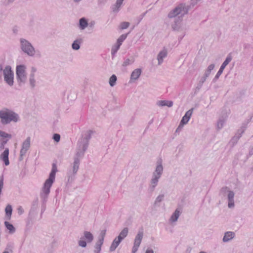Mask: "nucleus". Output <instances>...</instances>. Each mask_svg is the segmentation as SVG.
I'll use <instances>...</instances> for the list:
<instances>
[{
  "mask_svg": "<svg viewBox=\"0 0 253 253\" xmlns=\"http://www.w3.org/2000/svg\"><path fill=\"white\" fill-rule=\"evenodd\" d=\"M129 25L130 24L128 22H122L120 24L119 26V28L120 30H124L127 28L129 27Z\"/></svg>",
  "mask_w": 253,
  "mask_h": 253,
  "instance_id": "c9c22d12",
  "label": "nucleus"
},
{
  "mask_svg": "<svg viewBox=\"0 0 253 253\" xmlns=\"http://www.w3.org/2000/svg\"><path fill=\"white\" fill-rule=\"evenodd\" d=\"M4 225L6 229L8 230L10 234H13L15 231V228L12 224L8 222V220H5L4 221Z\"/></svg>",
  "mask_w": 253,
  "mask_h": 253,
  "instance_id": "c756f323",
  "label": "nucleus"
},
{
  "mask_svg": "<svg viewBox=\"0 0 253 253\" xmlns=\"http://www.w3.org/2000/svg\"><path fill=\"white\" fill-rule=\"evenodd\" d=\"M232 58L231 55H228L226 57L225 61L223 62V63L222 64L221 66H220V68L221 69L224 70L226 66L231 62L232 60Z\"/></svg>",
  "mask_w": 253,
  "mask_h": 253,
  "instance_id": "7c9ffc66",
  "label": "nucleus"
},
{
  "mask_svg": "<svg viewBox=\"0 0 253 253\" xmlns=\"http://www.w3.org/2000/svg\"><path fill=\"white\" fill-rule=\"evenodd\" d=\"M12 207L8 205L5 209V220H9L11 218V214H12Z\"/></svg>",
  "mask_w": 253,
  "mask_h": 253,
  "instance_id": "a878e982",
  "label": "nucleus"
},
{
  "mask_svg": "<svg viewBox=\"0 0 253 253\" xmlns=\"http://www.w3.org/2000/svg\"><path fill=\"white\" fill-rule=\"evenodd\" d=\"M0 78H3L4 82L9 86L14 85V74L11 66L0 64Z\"/></svg>",
  "mask_w": 253,
  "mask_h": 253,
  "instance_id": "39448f33",
  "label": "nucleus"
},
{
  "mask_svg": "<svg viewBox=\"0 0 253 253\" xmlns=\"http://www.w3.org/2000/svg\"><path fill=\"white\" fill-rule=\"evenodd\" d=\"M38 70L36 67L32 66L30 69V73L28 78V84L31 88H35L38 83Z\"/></svg>",
  "mask_w": 253,
  "mask_h": 253,
  "instance_id": "1a4fd4ad",
  "label": "nucleus"
},
{
  "mask_svg": "<svg viewBox=\"0 0 253 253\" xmlns=\"http://www.w3.org/2000/svg\"><path fill=\"white\" fill-rule=\"evenodd\" d=\"M120 45L116 43L113 46L111 49V53L112 55H115L118 50L119 49L120 47Z\"/></svg>",
  "mask_w": 253,
  "mask_h": 253,
  "instance_id": "e433bc0d",
  "label": "nucleus"
},
{
  "mask_svg": "<svg viewBox=\"0 0 253 253\" xmlns=\"http://www.w3.org/2000/svg\"><path fill=\"white\" fill-rule=\"evenodd\" d=\"M164 170V168L161 161L157 162L154 172L158 173L159 175H162Z\"/></svg>",
  "mask_w": 253,
  "mask_h": 253,
  "instance_id": "5701e85b",
  "label": "nucleus"
},
{
  "mask_svg": "<svg viewBox=\"0 0 253 253\" xmlns=\"http://www.w3.org/2000/svg\"><path fill=\"white\" fill-rule=\"evenodd\" d=\"M180 214V210L179 209H176L170 216L169 220V223L171 224H175L176 222L177 221Z\"/></svg>",
  "mask_w": 253,
  "mask_h": 253,
  "instance_id": "f3484780",
  "label": "nucleus"
},
{
  "mask_svg": "<svg viewBox=\"0 0 253 253\" xmlns=\"http://www.w3.org/2000/svg\"><path fill=\"white\" fill-rule=\"evenodd\" d=\"M9 150L6 148L3 153L0 155V159L3 162L5 166H8L9 164L8 160Z\"/></svg>",
  "mask_w": 253,
  "mask_h": 253,
  "instance_id": "aec40b11",
  "label": "nucleus"
},
{
  "mask_svg": "<svg viewBox=\"0 0 253 253\" xmlns=\"http://www.w3.org/2000/svg\"><path fill=\"white\" fill-rule=\"evenodd\" d=\"M31 146V138L28 137L25 140L23 141L21 144V148L20 151V159H23V156H24L27 153V151L29 150Z\"/></svg>",
  "mask_w": 253,
  "mask_h": 253,
  "instance_id": "f8f14e48",
  "label": "nucleus"
},
{
  "mask_svg": "<svg viewBox=\"0 0 253 253\" xmlns=\"http://www.w3.org/2000/svg\"><path fill=\"white\" fill-rule=\"evenodd\" d=\"M128 229L127 227L124 228L120 233L119 235L117 236L121 241H123L128 235Z\"/></svg>",
  "mask_w": 253,
  "mask_h": 253,
  "instance_id": "c85d7f7f",
  "label": "nucleus"
},
{
  "mask_svg": "<svg viewBox=\"0 0 253 253\" xmlns=\"http://www.w3.org/2000/svg\"><path fill=\"white\" fill-rule=\"evenodd\" d=\"M89 20L85 17L79 19L78 27L80 30H84L89 26Z\"/></svg>",
  "mask_w": 253,
  "mask_h": 253,
  "instance_id": "6ab92c4d",
  "label": "nucleus"
},
{
  "mask_svg": "<svg viewBox=\"0 0 253 253\" xmlns=\"http://www.w3.org/2000/svg\"><path fill=\"white\" fill-rule=\"evenodd\" d=\"M145 253H154V251L152 249H147Z\"/></svg>",
  "mask_w": 253,
  "mask_h": 253,
  "instance_id": "c03bdc74",
  "label": "nucleus"
},
{
  "mask_svg": "<svg viewBox=\"0 0 253 253\" xmlns=\"http://www.w3.org/2000/svg\"><path fill=\"white\" fill-rule=\"evenodd\" d=\"M193 109L192 108L188 110L182 117L179 126H178L176 131H180L182 129L185 125H186L189 121L192 115L193 114Z\"/></svg>",
  "mask_w": 253,
  "mask_h": 253,
  "instance_id": "9b49d317",
  "label": "nucleus"
},
{
  "mask_svg": "<svg viewBox=\"0 0 253 253\" xmlns=\"http://www.w3.org/2000/svg\"><path fill=\"white\" fill-rule=\"evenodd\" d=\"M188 7L185 4H180L175 8L172 9L168 14L169 18H173L176 16H183L187 14L188 11Z\"/></svg>",
  "mask_w": 253,
  "mask_h": 253,
  "instance_id": "0eeeda50",
  "label": "nucleus"
},
{
  "mask_svg": "<svg viewBox=\"0 0 253 253\" xmlns=\"http://www.w3.org/2000/svg\"><path fill=\"white\" fill-rule=\"evenodd\" d=\"M131 63H132V62L129 59H126L123 62L122 65L123 67H126L127 66H128V65L131 64Z\"/></svg>",
  "mask_w": 253,
  "mask_h": 253,
  "instance_id": "58836bf2",
  "label": "nucleus"
},
{
  "mask_svg": "<svg viewBox=\"0 0 253 253\" xmlns=\"http://www.w3.org/2000/svg\"><path fill=\"white\" fill-rule=\"evenodd\" d=\"M200 253H206L204 252H201Z\"/></svg>",
  "mask_w": 253,
  "mask_h": 253,
  "instance_id": "8fccbe9b",
  "label": "nucleus"
},
{
  "mask_svg": "<svg viewBox=\"0 0 253 253\" xmlns=\"http://www.w3.org/2000/svg\"><path fill=\"white\" fill-rule=\"evenodd\" d=\"M83 42V40L81 38L75 40L72 44V48L74 50H78L80 48L81 44Z\"/></svg>",
  "mask_w": 253,
  "mask_h": 253,
  "instance_id": "b1692460",
  "label": "nucleus"
},
{
  "mask_svg": "<svg viewBox=\"0 0 253 253\" xmlns=\"http://www.w3.org/2000/svg\"><path fill=\"white\" fill-rule=\"evenodd\" d=\"M53 140L57 143L59 142L60 140V135L59 134L55 133L53 136Z\"/></svg>",
  "mask_w": 253,
  "mask_h": 253,
  "instance_id": "ea45409f",
  "label": "nucleus"
},
{
  "mask_svg": "<svg viewBox=\"0 0 253 253\" xmlns=\"http://www.w3.org/2000/svg\"><path fill=\"white\" fill-rule=\"evenodd\" d=\"M127 34H123L118 39L116 43L119 44V45H121L123 42L127 38Z\"/></svg>",
  "mask_w": 253,
  "mask_h": 253,
  "instance_id": "72a5a7b5",
  "label": "nucleus"
},
{
  "mask_svg": "<svg viewBox=\"0 0 253 253\" xmlns=\"http://www.w3.org/2000/svg\"><path fill=\"white\" fill-rule=\"evenodd\" d=\"M214 67L215 65L214 64H211L208 66V68L205 70L204 73V75H205L206 77H209L210 75L211 71L214 68Z\"/></svg>",
  "mask_w": 253,
  "mask_h": 253,
  "instance_id": "473e14b6",
  "label": "nucleus"
},
{
  "mask_svg": "<svg viewBox=\"0 0 253 253\" xmlns=\"http://www.w3.org/2000/svg\"><path fill=\"white\" fill-rule=\"evenodd\" d=\"M83 234L84 236L80 239L78 244L79 246L85 248L87 243H90L93 240L94 237L91 232L87 231H84Z\"/></svg>",
  "mask_w": 253,
  "mask_h": 253,
  "instance_id": "9d476101",
  "label": "nucleus"
},
{
  "mask_svg": "<svg viewBox=\"0 0 253 253\" xmlns=\"http://www.w3.org/2000/svg\"><path fill=\"white\" fill-rule=\"evenodd\" d=\"M122 241H121L117 237H115L110 246L109 251L110 252L115 251Z\"/></svg>",
  "mask_w": 253,
  "mask_h": 253,
  "instance_id": "412c9836",
  "label": "nucleus"
},
{
  "mask_svg": "<svg viewBox=\"0 0 253 253\" xmlns=\"http://www.w3.org/2000/svg\"><path fill=\"white\" fill-rule=\"evenodd\" d=\"M0 120L2 125H7L11 122L16 123L19 121V115L12 110L4 108L0 110Z\"/></svg>",
  "mask_w": 253,
  "mask_h": 253,
  "instance_id": "20e7f679",
  "label": "nucleus"
},
{
  "mask_svg": "<svg viewBox=\"0 0 253 253\" xmlns=\"http://www.w3.org/2000/svg\"><path fill=\"white\" fill-rule=\"evenodd\" d=\"M142 69L140 68H137L133 70L131 72L129 82L134 83L137 81L142 74Z\"/></svg>",
  "mask_w": 253,
  "mask_h": 253,
  "instance_id": "dca6fc26",
  "label": "nucleus"
},
{
  "mask_svg": "<svg viewBox=\"0 0 253 253\" xmlns=\"http://www.w3.org/2000/svg\"><path fill=\"white\" fill-rule=\"evenodd\" d=\"M143 237V233L142 231H139L135 237L133 245L132 248V253H135L138 250Z\"/></svg>",
  "mask_w": 253,
  "mask_h": 253,
  "instance_id": "ddd939ff",
  "label": "nucleus"
},
{
  "mask_svg": "<svg viewBox=\"0 0 253 253\" xmlns=\"http://www.w3.org/2000/svg\"><path fill=\"white\" fill-rule=\"evenodd\" d=\"M14 0H7V1L10 2H12L13 1H14Z\"/></svg>",
  "mask_w": 253,
  "mask_h": 253,
  "instance_id": "de8ad7c7",
  "label": "nucleus"
},
{
  "mask_svg": "<svg viewBox=\"0 0 253 253\" xmlns=\"http://www.w3.org/2000/svg\"><path fill=\"white\" fill-rule=\"evenodd\" d=\"M57 171V169L56 166L55 164H53L48 177L44 182L40 192V197L44 201H46L50 192V188L55 181V175Z\"/></svg>",
  "mask_w": 253,
  "mask_h": 253,
  "instance_id": "f03ea898",
  "label": "nucleus"
},
{
  "mask_svg": "<svg viewBox=\"0 0 253 253\" xmlns=\"http://www.w3.org/2000/svg\"><path fill=\"white\" fill-rule=\"evenodd\" d=\"M168 55L167 49L164 48L161 50L157 55V59L158 60V63L159 65H161L164 61V58H165Z\"/></svg>",
  "mask_w": 253,
  "mask_h": 253,
  "instance_id": "a211bd4d",
  "label": "nucleus"
},
{
  "mask_svg": "<svg viewBox=\"0 0 253 253\" xmlns=\"http://www.w3.org/2000/svg\"><path fill=\"white\" fill-rule=\"evenodd\" d=\"M27 67L24 64L17 65L15 68L16 80L18 84L24 85L28 80Z\"/></svg>",
  "mask_w": 253,
  "mask_h": 253,
  "instance_id": "423d86ee",
  "label": "nucleus"
},
{
  "mask_svg": "<svg viewBox=\"0 0 253 253\" xmlns=\"http://www.w3.org/2000/svg\"><path fill=\"white\" fill-rule=\"evenodd\" d=\"M105 234H106V230H102L100 232V235L98 238L100 239L102 238V240H104Z\"/></svg>",
  "mask_w": 253,
  "mask_h": 253,
  "instance_id": "79ce46f5",
  "label": "nucleus"
},
{
  "mask_svg": "<svg viewBox=\"0 0 253 253\" xmlns=\"http://www.w3.org/2000/svg\"><path fill=\"white\" fill-rule=\"evenodd\" d=\"M221 194L227 198L228 201V207L232 209L235 206L234 196L235 193L229 188L225 187L221 189Z\"/></svg>",
  "mask_w": 253,
  "mask_h": 253,
  "instance_id": "6e6552de",
  "label": "nucleus"
},
{
  "mask_svg": "<svg viewBox=\"0 0 253 253\" xmlns=\"http://www.w3.org/2000/svg\"><path fill=\"white\" fill-rule=\"evenodd\" d=\"M19 46L21 51L29 57H34L40 55V52L28 40L21 38L19 40Z\"/></svg>",
  "mask_w": 253,
  "mask_h": 253,
  "instance_id": "7ed1b4c3",
  "label": "nucleus"
},
{
  "mask_svg": "<svg viewBox=\"0 0 253 253\" xmlns=\"http://www.w3.org/2000/svg\"><path fill=\"white\" fill-rule=\"evenodd\" d=\"M91 131H86L79 140L76 153L74 158V162L68 172L69 177L74 176L77 173L79 168L80 158L83 157L88 147V141L91 138Z\"/></svg>",
  "mask_w": 253,
  "mask_h": 253,
  "instance_id": "f257e3e1",
  "label": "nucleus"
},
{
  "mask_svg": "<svg viewBox=\"0 0 253 253\" xmlns=\"http://www.w3.org/2000/svg\"><path fill=\"white\" fill-rule=\"evenodd\" d=\"M117 77L115 75H112L109 79V84L111 87H113L116 84Z\"/></svg>",
  "mask_w": 253,
  "mask_h": 253,
  "instance_id": "2f4dec72",
  "label": "nucleus"
},
{
  "mask_svg": "<svg viewBox=\"0 0 253 253\" xmlns=\"http://www.w3.org/2000/svg\"><path fill=\"white\" fill-rule=\"evenodd\" d=\"M208 77H206V76H205V75H204V76H203V77L202 78V79H201V81H202V83H204V82L206 81V80L207 78H208Z\"/></svg>",
  "mask_w": 253,
  "mask_h": 253,
  "instance_id": "a18cd8bd",
  "label": "nucleus"
},
{
  "mask_svg": "<svg viewBox=\"0 0 253 253\" xmlns=\"http://www.w3.org/2000/svg\"><path fill=\"white\" fill-rule=\"evenodd\" d=\"M225 123V120L223 119H220L218 120L216 124V127L218 129H221L224 126Z\"/></svg>",
  "mask_w": 253,
  "mask_h": 253,
  "instance_id": "f704fd0d",
  "label": "nucleus"
},
{
  "mask_svg": "<svg viewBox=\"0 0 253 253\" xmlns=\"http://www.w3.org/2000/svg\"><path fill=\"white\" fill-rule=\"evenodd\" d=\"M164 195L163 194L158 195L155 199V204H157L163 201L164 200Z\"/></svg>",
  "mask_w": 253,
  "mask_h": 253,
  "instance_id": "4c0bfd02",
  "label": "nucleus"
},
{
  "mask_svg": "<svg viewBox=\"0 0 253 253\" xmlns=\"http://www.w3.org/2000/svg\"><path fill=\"white\" fill-rule=\"evenodd\" d=\"M3 253H8L7 251H4Z\"/></svg>",
  "mask_w": 253,
  "mask_h": 253,
  "instance_id": "09e8293b",
  "label": "nucleus"
},
{
  "mask_svg": "<svg viewBox=\"0 0 253 253\" xmlns=\"http://www.w3.org/2000/svg\"><path fill=\"white\" fill-rule=\"evenodd\" d=\"M11 137L10 134L0 130V148H2Z\"/></svg>",
  "mask_w": 253,
  "mask_h": 253,
  "instance_id": "2eb2a0df",
  "label": "nucleus"
},
{
  "mask_svg": "<svg viewBox=\"0 0 253 253\" xmlns=\"http://www.w3.org/2000/svg\"><path fill=\"white\" fill-rule=\"evenodd\" d=\"M89 26L92 27L94 26L95 22L94 21H91L90 22H89Z\"/></svg>",
  "mask_w": 253,
  "mask_h": 253,
  "instance_id": "49530a36",
  "label": "nucleus"
},
{
  "mask_svg": "<svg viewBox=\"0 0 253 253\" xmlns=\"http://www.w3.org/2000/svg\"><path fill=\"white\" fill-rule=\"evenodd\" d=\"M235 233L232 231H227L224 233L222 241L224 243L228 242L233 239L235 237Z\"/></svg>",
  "mask_w": 253,
  "mask_h": 253,
  "instance_id": "4be33fe9",
  "label": "nucleus"
},
{
  "mask_svg": "<svg viewBox=\"0 0 253 253\" xmlns=\"http://www.w3.org/2000/svg\"><path fill=\"white\" fill-rule=\"evenodd\" d=\"M157 105L160 107L168 106L171 107L173 105V102L169 100H159L157 102Z\"/></svg>",
  "mask_w": 253,
  "mask_h": 253,
  "instance_id": "393cba45",
  "label": "nucleus"
},
{
  "mask_svg": "<svg viewBox=\"0 0 253 253\" xmlns=\"http://www.w3.org/2000/svg\"><path fill=\"white\" fill-rule=\"evenodd\" d=\"M125 0H117L116 3L112 6V10L115 12H118Z\"/></svg>",
  "mask_w": 253,
  "mask_h": 253,
  "instance_id": "bb28decb",
  "label": "nucleus"
},
{
  "mask_svg": "<svg viewBox=\"0 0 253 253\" xmlns=\"http://www.w3.org/2000/svg\"><path fill=\"white\" fill-rule=\"evenodd\" d=\"M162 175L153 171L152 174L151 180L149 184V188L154 190L156 187L158 185L159 181Z\"/></svg>",
  "mask_w": 253,
  "mask_h": 253,
  "instance_id": "4468645a",
  "label": "nucleus"
},
{
  "mask_svg": "<svg viewBox=\"0 0 253 253\" xmlns=\"http://www.w3.org/2000/svg\"><path fill=\"white\" fill-rule=\"evenodd\" d=\"M179 28V26L178 25H172V28L175 30H178Z\"/></svg>",
  "mask_w": 253,
  "mask_h": 253,
  "instance_id": "37998d69",
  "label": "nucleus"
},
{
  "mask_svg": "<svg viewBox=\"0 0 253 253\" xmlns=\"http://www.w3.org/2000/svg\"><path fill=\"white\" fill-rule=\"evenodd\" d=\"M103 242L104 240H102V238L101 239L98 238V240L95 245L94 253H100L101 250V246L103 244Z\"/></svg>",
  "mask_w": 253,
  "mask_h": 253,
  "instance_id": "cd10ccee",
  "label": "nucleus"
},
{
  "mask_svg": "<svg viewBox=\"0 0 253 253\" xmlns=\"http://www.w3.org/2000/svg\"><path fill=\"white\" fill-rule=\"evenodd\" d=\"M223 70L222 69H221V68L219 69V70H218V71L217 72L216 75H215L213 80L214 81H216L218 79V78L219 77V76L221 75V74L222 73Z\"/></svg>",
  "mask_w": 253,
  "mask_h": 253,
  "instance_id": "a19ab883",
  "label": "nucleus"
}]
</instances>
